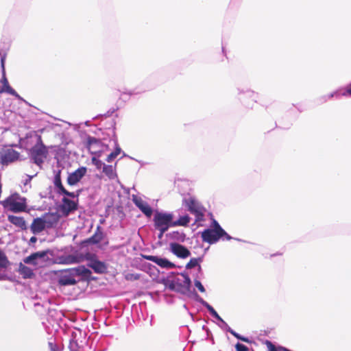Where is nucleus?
<instances>
[{
	"instance_id": "0eeeda50",
	"label": "nucleus",
	"mask_w": 351,
	"mask_h": 351,
	"mask_svg": "<svg viewBox=\"0 0 351 351\" xmlns=\"http://www.w3.org/2000/svg\"><path fill=\"white\" fill-rule=\"evenodd\" d=\"M47 153L46 147L42 143H37L29 151L31 159L38 165L43 163Z\"/></svg>"
},
{
	"instance_id": "2eb2a0df",
	"label": "nucleus",
	"mask_w": 351,
	"mask_h": 351,
	"mask_svg": "<svg viewBox=\"0 0 351 351\" xmlns=\"http://www.w3.org/2000/svg\"><path fill=\"white\" fill-rule=\"evenodd\" d=\"M31 231L32 233L36 234L41 232L46 228L43 218H36L34 219L31 225Z\"/></svg>"
},
{
	"instance_id": "6e6552de",
	"label": "nucleus",
	"mask_w": 351,
	"mask_h": 351,
	"mask_svg": "<svg viewBox=\"0 0 351 351\" xmlns=\"http://www.w3.org/2000/svg\"><path fill=\"white\" fill-rule=\"evenodd\" d=\"M202 241L210 244L217 243L221 238L226 239V234L218 230L207 228L201 233Z\"/></svg>"
},
{
	"instance_id": "a19ab883",
	"label": "nucleus",
	"mask_w": 351,
	"mask_h": 351,
	"mask_svg": "<svg viewBox=\"0 0 351 351\" xmlns=\"http://www.w3.org/2000/svg\"><path fill=\"white\" fill-rule=\"evenodd\" d=\"M33 178V176H28V179L25 181V184H27L28 182H29L32 180V178Z\"/></svg>"
},
{
	"instance_id": "423d86ee",
	"label": "nucleus",
	"mask_w": 351,
	"mask_h": 351,
	"mask_svg": "<svg viewBox=\"0 0 351 351\" xmlns=\"http://www.w3.org/2000/svg\"><path fill=\"white\" fill-rule=\"evenodd\" d=\"M183 205L187 208L191 213L196 216L197 221L202 219L204 217L203 208L194 197H184L183 199Z\"/></svg>"
},
{
	"instance_id": "9d476101",
	"label": "nucleus",
	"mask_w": 351,
	"mask_h": 351,
	"mask_svg": "<svg viewBox=\"0 0 351 351\" xmlns=\"http://www.w3.org/2000/svg\"><path fill=\"white\" fill-rule=\"evenodd\" d=\"M60 171H58L55 176L53 180V184L56 190L57 193L59 195H64L65 196H68L71 198H77L79 193L75 194L73 192H69L66 190L64 186L62 184L61 177H60Z\"/></svg>"
},
{
	"instance_id": "dca6fc26",
	"label": "nucleus",
	"mask_w": 351,
	"mask_h": 351,
	"mask_svg": "<svg viewBox=\"0 0 351 351\" xmlns=\"http://www.w3.org/2000/svg\"><path fill=\"white\" fill-rule=\"evenodd\" d=\"M88 266L92 268L95 272L98 274L105 273L107 269L104 263L95 259L91 260L88 263Z\"/></svg>"
},
{
	"instance_id": "a211bd4d",
	"label": "nucleus",
	"mask_w": 351,
	"mask_h": 351,
	"mask_svg": "<svg viewBox=\"0 0 351 351\" xmlns=\"http://www.w3.org/2000/svg\"><path fill=\"white\" fill-rule=\"evenodd\" d=\"M197 301L202 304L205 308L208 309L210 315L217 319L218 321L221 322L223 319L219 315L217 311L213 308L212 306H210L206 301L200 298L197 295Z\"/></svg>"
},
{
	"instance_id": "b1692460",
	"label": "nucleus",
	"mask_w": 351,
	"mask_h": 351,
	"mask_svg": "<svg viewBox=\"0 0 351 351\" xmlns=\"http://www.w3.org/2000/svg\"><path fill=\"white\" fill-rule=\"evenodd\" d=\"M19 272L25 278H30L34 276L33 270L22 263L19 266Z\"/></svg>"
},
{
	"instance_id": "39448f33",
	"label": "nucleus",
	"mask_w": 351,
	"mask_h": 351,
	"mask_svg": "<svg viewBox=\"0 0 351 351\" xmlns=\"http://www.w3.org/2000/svg\"><path fill=\"white\" fill-rule=\"evenodd\" d=\"M20 154L10 146H4L0 149V164L8 165L19 159Z\"/></svg>"
},
{
	"instance_id": "ddd939ff",
	"label": "nucleus",
	"mask_w": 351,
	"mask_h": 351,
	"mask_svg": "<svg viewBox=\"0 0 351 351\" xmlns=\"http://www.w3.org/2000/svg\"><path fill=\"white\" fill-rule=\"evenodd\" d=\"M143 258L147 261H150L156 263L162 268L172 269L176 267L174 263L170 262L169 260L165 258L152 255H145L143 256Z\"/></svg>"
},
{
	"instance_id": "37998d69",
	"label": "nucleus",
	"mask_w": 351,
	"mask_h": 351,
	"mask_svg": "<svg viewBox=\"0 0 351 351\" xmlns=\"http://www.w3.org/2000/svg\"><path fill=\"white\" fill-rule=\"evenodd\" d=\"M322 99L323 100L322 102H326L327 101L326 96L322 97Z\"/></svg>"
},
{
	"instance_id": "9b49d317",
	"label": "nucleus",
	"mask_w": 351,
	"mask_h": 351,
	"mask_svg": "<svg viewBox=\"0 0 351 351\" xmlns=\"http://www.w3.org/2000/svg\"><path fill=\"white\" fill-rule=\"evenodd\" d=\"M67 197L62 198V204L60 206V211L64 216H68L77 208V203L74 200L69 199Z\"/></svg>"
},
{
	"instance_id": "f257e3e1",
	"label": "nucleus",
	"mask_w": 351,
	"mask_h": 351,
	"mask_svg": "<svg viewBox=\"0 0 351 351\" xmlns=\"http://www.w3.org/2000/svg\"><path fill=\"white\" fill-rule=\"evenodd\" d=\"M3 206L14 213H20L25 210L26 199L18 193H14L8 197L3 202Z\"/></svg>"
},
{
	"instance_id": "c85d7f7f",
	"label": "nucleus",
	"mask_w": 351,
	"mask_h": 351,
	"mask_svg": "<svg viewBox=\"0 0 351 351\" xmlns=\"http://www.w3.org/2000/svg\"><path fill=\"white\" fill-rule=\"evenodd\" d=\"M121 148L119 146H117L115 150L107 156L106 161L108 162H111L121 153Z\"/></svg>"
},
{
	"instance_id": "ea45409f",
	"label": "nucleus",
	"mask_w": 351,
	"mask_h": 351,
	"mask_svg": "<svg viewBox=\"0 0 351 351\" xmlns=\"http://www.w3.org/2000/svg\"><path fill=\"white\" fill-rule=\"evenodd\" d=\"M160 231V233L158 234V238L159 239H161L162 237H163V234L165 232H162V230H159Z\"/></svg>"
},
{
	"instance_id": "79ce46f5",
	"label": "nucleus",
	"mask_w": 351,
	"mask_h": 351,
	"mask_svg": "<svg viewBox=\"0 0 351 351\" xmlns=\"http://www.w3.org/2000/svg\"><path fill=\"white\" fill-rule=\"evenodd\" d=\"M1 66L3 68V70H4V58H1Z\"/></svg>"
},
{
	"instance_id": "c756f323",
	"label": "nucleus",
	"mask_w": 351,
	"mask_h": 351,
	"mask_svg": "<svg viewBox=\"0 0 351 351\" xmlns=\"http://www.w3.org/2000/svg\"><path fill=\"white\" fill-rule=\"evenodd\" d=\"M100 141L95 137L88 136L87 138V147L91 149L94 145L99 144Z\"/></svg>"
},
{
	"instance_id": "aec40b11",
	"label": "nucleus",
	"mask_w": 351,
	"mask_h": 351,
	"mask_svg": "<svg viewBox=\"0 0 351 351\" xmlns=\"http://www.w3.org/2000/svg\"><path fill=\"white\" fill-rule=\"evenodd\" d=\"M8 219L11 223L14 224L16 227L21 228L22 230H25L27 228L25 221L23 217L14 215H9L8 217Z\"/></svg>"
},
{
	"instance_id": "a878e982",
	"label": "nucleus",
	"mask_w": 351,
	"mask_h": 351,
	"mask_svg": "<svg viewBox=\"0 0 351 351\" xmlns=\"http://www.w3.org/2000/svg\"><path fill=\"white\" fill-rule=\"evenodd\" d=\"M211 229L218 230L220 232L223 233V234H226V240H230L232 239V237H230L219 224V223L213 219L212 222Z\"/></svg>"
},
{
	"instance_id": "f8f14e48",
	"label": "nucleus",
	"mask_w": 351,
	"mask_h": 351,
	"mask_svg": "<svg viewBox=\"0 0 351 351\" xmlns=\"http://www.w3.org/2000/svg\"><path fill=\"white\" fill-rule=\"evenodd\" d=\"M86 171V167H81L76 169L75 171L69 173L67 178L68 184L70 186H74L77 184L85 176Z\"/></svg>"
},
{
	"instance_id": "412c9836",
	"label": "nucleus",
	"mask_w": 351,
	"mask_h": 351,
	"mask_svg": "<svg viewBox=\"0 0 351 351\" xmlns=\"http://www.w3.org/2000/svg\"><path fill=\"white\" fill-rule=\"evenodd\" d=\"M102 170L105 175L109 179L113 180L117 178V173L115 172V166L105 165Z\"/></svg>"
},
{
	"instance_id": "58836bf2",
	"label": "nucleus",
	"mask_w": 351,
	"mask_h": 351,
	"mask_svg": "<svg viewBox=\"0 0 351 351\" xmlns=\"http://www.w3.org/2000/svg\"><path fill=\"white\" fill-rule=\"evenodd\" d=\"M36 241H37V239H36V237H32L30 239V242H31V243H35Z\"/></svg>"
},
{
	"instance_id": "1a4fd4ad",
	"label": "nucleus",
	"mask_w": 351,
	"mask_h": 351,
	"mask_svg": "<svg viewBox=\"0 0 351 351\" xmlns=\"http://www.w3.org/2000/svg\"><path fill=\"white\" fill-rule=\"evenodd\" d=\"M132 200L135 206L147 217L152 215L153 210L149 204L143 199V198L136 195H132Z\"/></svg>"
},
{
	"instance_id": "c9c22d12",
	"label": "nucleus",
	"mask_w": 351,
	"mask_h": 351,
	"mask_svg": "<svg viewBox=\"0 0 351 351\" xmlns=\"http://www.w3.org/2000/svg\"><path fill=\"white\" fill-rule=\"evenodd\" d=\"M194 285L198 289V290L202 292V293H204L205 292V288L202 285V284L201 283V282L198 280H194Z\"/></svg>"
},
{
	"instance_id": "7c9ffc66",
	"label": "nucleus",
	"mask_w": 351,
	"mask_h": 351,
	"mask_svg": "<svg viewBox=\"0 0 351 351\" xmlns=\"http://www.w3.org/2000/svg\"><path fill=\"white\" fill-rule=\"evenodd\" d=\"M92 163L97 167L98 169H101L104 168L106 164H104L101 160L96 158L95 157L92 158Z\"/></svg>"
},
{
	"instance_id": "bb28decb",
	"label": "nucleus",
	"mask_w": 351,
	"mask_h": 351,
	"mask_svg": "<svg viewBox=\"0 0 351 351\" xmlns=\"http://www.w3.org/2000/svg\"><path fill=\"white\" fill-rule=\"evenodd\" d=\"M23 262L25 264H29V265H37L39 264V261H38V258L36 257L34 253L25 257L23 259Z\"/></svg>"
},
{
	"instance_id": "4468645a",
	"label": "nucleus",
	"mask_w": 351,
	"mask_h": 351,
	"mask_svg": "<svg viewBox=\"0 0 351 351\" xmlns=\"http://www.w3.org/2000/svg\"><path fill=\"white\" fill-rule=\"evenodd\" d=\"M170 251L181 258H186L191 255L190 251L184 245H182L178 243H170Z\"/></svg>"
},
{
	"instance_id": "7ed1b4c3",
	"label": "nucleus",
	"mask_w": 351,
	"mask_h": 351,
	"mask_svg": "<svg viewBox=\"0 0 351 351\" xmlns=\"http://www.w3.org/2000/svg\"><path fill=\"white\" fill-rule=\"evenodd\" d=\"M191 284L190 278L186 274H181L171 280L169 287L176 291L186 293L189 291Z\"/></svg>"
},
{
	"instance_id": "4be33fe9",
	"label": "nucleus",
	"mask_w": 351,
	"mask_h": 351,
	"mask_svg": "<svg viewBox=\"0 0 351 351\" xmlns=\"http://www.w3.org/2000/svg\"><path fill=\"white\" fill-rule=\"evenodd\" d=\"M46 228H53L58 222V219L54 215H48L43 217Z\"/></svg>"
},
{
	"instance_id": "c03bdc74",
	"label": "nucleus",
	"mask_w": 351,
	"mask_h": 351,
	"mask_svg": "<svg viewBox=\"0 0 351 351\" xmlns=\"http://www.w3.org/2000/svg\"><path fill=\"white\" fill-rule=\"evenodd\" d=\"M199 271H201V267L199 266Z\"/></svg>"
},
{
	"instance_id": "4c0bfd02",
	"label": "nucleus",
	"mask_w": 351,
	"mask_h": 351,
	"mask_svg": "<svg viewBox=\"0 0 351 351\" xmlns=\"http://www.w3.org/2000/svg\"><path fill=\"white\" fill-rule=\"evenodd\" d=\"M235 348L237 351H249L248 348L240 343H237L235 346Z\"/></svg>"
},
{
	"instance_id": "72a5a7b5",
	"label": "nucleus",
	"mask_w": 351,
	"mask_h": 351,
	"mask_svg": "<svg viewBox=\"0 0 351 351\" xmlns=\"http://www.w3.org/2000/svg\"><path fill=\"white\" fill-rule=\"evenodd\" d=\"M198 265V259L191 258L190 261L186 264V269H191Z\"/></svg>"
},
{
	"instance_id": "473e14b6",
	"label": "nucleus",
	"mask_w": 351,
	"mask_h": 351,
	"mask_svg": "<svg viewBox=\"0 0 351 351\" xmlns=\"http://www.w3.org/2000/svg\"><path fill=\"white\" fill-rule=\"evenodd\" d=\"M230 333L232 334L237 339H238L241 341H243L247 342V343H249L250 341L248 338L240 335L239 334H238L233 330H232Z\"/></svg>"
},
{
	"instance_id": "20e7f679",
	"label": "nucleus",
	"mask_w": 351,
	"mask_h": 351,
	"mask_svg": "<svg viewBox=\"0 0 351 351\" xmlns=\"http://www.w3.org/2000/svg\"><path fill=\"white\" fill-rule=\"evenodd\" d=\"M173 215L172 213L156 212L154 217V222L156 229L166 232L173 222Z\"/></svg>"
},
{
	"instance_id": "cd10ccee",
	"label": "nucleus",
	"mask_w": 351,
	"mask_h": 351,
	"mask_svg": "<svg viewBox=\"0 0 351 351\" xmlns=\"http://www.w3.org/2000/svg\"><path fill=\"white\" fill-rule=\"evenodd\" d=\"M9 261L5 253L0 250V268H6L8 265Z\"/></svg>"
},
{
	"instance_id": "5701e85b",
	"label": "nucleus",
	"mask_w": 351,
	"mask_h": 351,
	"mask_svg": "<svg viewBox=\"0 0 351 351\" xmlns=\"http://www.w3.org/2000/svg\"><path fill=\"white\" fill-rule=\"evenodd\" d=\"M190 217L188 215L180 217V218L171 223V226H186L190 223Z\"/></svg>"
},
{
	"instance_id": "2f4dec72",
	"label": "nucleus",
	"mask_w": 351,
	"mask_h": 351,
	"mask_svg": "<svg viewBox=\"0 0 351 351\" xmlns=\"http://www.w3.org/2000/svg\"><path fill=\"white\" fill-rule=\"evenodd\" d=\"M77 262V258L73 256V255H69L64 258V261L62 262L64 264H73Z\"/></svg>"
},
{
	"instance_id": "f704fd0d",
	"label": "nucleus",
	"mask_w": 351,
	"mask_h": 351,
	"mask_svg": "<svg viewBox=\"0 0 351 351\" xmlns=\"http://www.w3.org/2000/svg\"><path fill=\"white\" fill-rule=\"evenodd\" d=\"M36 257L38 258V261L40 262V261H43L47 256V252L44 251L37 252L34 253Z\"/></svg>"
},
{
	"instance_id": "393cba45",
	"label": "nucleus",
	"mask_w": 351,
	"mask_h": 351,
	"mask_svg": "<svg viewBox=\"0 0 351 351\" xmlns=\"http://www.w3.org/2000/svg\"><path fill=\"white\" fill-rule=\"evenodd\" d=\"M104 234L100 230V227L98 226L97 231L95 234L90 238V241L93 243H99L103 240Z\"/></svg>"
},
{
	"instance_id": "6ab92c4d",
	"label": "nucleus",
	"mask_w": 351,
	"mask_h": 351,
	"mask_svg": "<svg viewBox=\"0 0 351 351\" xmlns=\"http://www.w3.org/2000/svg\"><path fill=\"white\" fill-rule=\"evenodd\" d=\"M341 96H351V84L348 85L346 88L339 89L330 93L327 97L329 99L334 97L339 98Z\"/></svg>"
},
{
	"instance_id": "f3484780",
	"label": "nucleus",
	"mask_w": 351,
	"mask_h": 351,
	"mask_svg": "<svg viewBox=\"0 0 351 351\" xmlns=\"http://www.w3.org/2000/svg\"><path fill=\"white\" fill-rule=\"evenodd\" d=\"M1 83L3 84V87L0 90V93H7L12 96H14L15 97H20L18 93L9 85L8 81L5 77L4 73L1 79Z\"/></svg>"
},
{
	"instance_id": "f03ea898",
	"label": "nucleus",
	"mask_w": 351,
	"mask_h": 351,
	"mask_svg": "<svg viewBox=\"0 0 351 351\" xmlns=\"http://www.w3.org/2000/svg\"><path fill=\"white\" fill-rule=\"evenodd\" d=\"M69 274H65L59 279V284L62 286L73 285L76 284L77 280L75 276H87L90 274V271L84 266H78L69 269Z\"/></svg>"
},
{
	"instance_id": "e433bc0d",
	"label": "nucleus",
	"mask_w": 351,
	"mask_h": 351,
	"mask_svg": "<svg viewBox=\"0 0 351 351\" xmlns=\"http://www.w3.org/2000/svg\"><path fill=\"white\" fill-rule=\"evenodd\" d=\"M220 323L219 326L227 332H230L232 330L223 319H222Z\"/></svg>"
}]
</instances>
